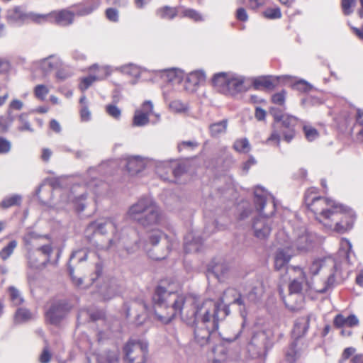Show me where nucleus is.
<instances>
[{
	"label": "nucleus",
	"instance_id": "obj_1",
	"mask_svg": "<svg viewBox=\"0 0 363 363\" xmlns=\"http://www.w3.org/2000/svg\"><path fill=\"white\" fill-rule=\"evenodd\" d=\"M155 315L163 323H169L177 315L194 328L195 342L208 345L218 329L219 322L229 314L228 306L243 305L242 296L235 289L225 290L219 301L201 300L195 296L185 297L158 286L152 296Z\"/></svg>",
	"mask_w": 363,
	"mask_h": 363
},
{
	"label": "nucleus",
	"instance_id": "obj_2",
	"mask_svg": "<svg viewBox=\"0 0 363 363\" xmlns=\"http://www.w3.org/2000/svg\"><path fill=\"white\" fill-rule=\"evenodd\" d=\"M315 189L307 190L304 202L315 220L326 229L343 234L353 227L356 215L350 207L324 196H315Z\"/></svg>",
	"mask_w": 363,
	"mask_h": 363
},
{
	"label": "nucleus",
	"instance_id": "obj_3",
	"mask_svg": "<svg viewBox=\"0 0 363 363\" xmlns=\"http://www.w3.org/2000/svg\"><path fill=\"white\" fill-rule=\"evenodd\" d=\"M254 195L255 208L263 216L253 219L252 223L253 235L259 240H265L272 231V220L269 216L275 211L274 198L259 186L255 189Z\"/></svg>",
	"mask_w": 363,
	"mask_h": 363
},
{
	"label": "nucleus",
	"instance_id": "obj_4",
	"mask_svg": "<svg viewBox=\"0 0 363 363\" xmlns=\"http://www.w3.org/2000/svg\"><path fill=\"white\" fill-rule=\"evenodd\" d=\"M128 215L131 219L144 227H150L160 223L162 215L155 202L149 197H143L133 204Z\"/></svg>",
	"mask_w": 363,
	"mask_h": 363
},
{
	"label": "nucleus",
	"instance_id": "obj_5",
	"mask_svg": "<svg viewBox=\"0 0 363 363\" xmlns=\"http://www.w3.org/2000/svg\"><path fill=\"white\" fill-rule=\"evenodd\" d=\"M25 245L29 249H35L37 253H41V260L34 259V253L28 252V263L30 267L39 269L46 265L50 262V255L52 252V247L47 236L38 235L35 233H28L23 237Z\"/></svg>",
	"mask_w": 363,
	"mask_h": 363
},
{
	"label": "nucleus",
	"instance_id": "obj_6",
	"mask_svg": "<svg viewBox=\"0 0 363 363\" xmlns=\"http://www.w3.org/2000/svg\"><path fill=\"white\" fill-rule=\"evenodd\" d=\"M148 240L149 243L145 247L148 256L155 260L164 259L172 246L169 238L160 230H154L150 233Z\"/></svg>",
	"mask_w": 363,
	"mask_h": 363
},
{
	"label": "nucleus",
	"instance_id": "obj_7",
	"mask_svg": "<svg viewBox=\"0 0 363 363\" xmlns=\"http://www.w3.org/2000/svg\"><path fill=\"white\" fill-rule=\"evenodd\" d=\"M126 363H145L148 353V345L142 340L130 339L123 347Z\"/></svg>",
	"mask_w": 363,
	"mask_h": 363
},
{
	"label": "nucleus",
	"instance_id": "obj_8",
	"mask_svg": "<svg viewBox=\"0 0 363 363\" xmlns=\"http://www.w3.org/2000/svg\"><path fill=\"white\" fill-rule=\"evenodd\" d=\"M124 313L127 318L136 325H143L147 318V306L141 299L130 300L124 303Z\"/></svg>",
	"mask_w": 363,
	"mask_h": 363
},
{
	"label": "nucleus",
	"instance_id": "obj_9",
	"mask_svg": "<svg viewBox=\"0 0 363 363\" xmlns=\"http://www.w3.org/2000/svg\"><path fill=\"white\" fill-rule=\"evenodd\" d=\"M96 232L104 235L108 232L113 234V238L110 239L106 246H100L99 250H108L116 245V241L119 240L118 236L117 222L115 218H106L93 223L91 225Z\"/></svg>",
	"mask_w": 363,
	"mask_h": 363
},
{
	"label": "nucleus",
	"instance_id": "obj_10",
	"mask_svg": "<svg viewBox=\"0 0 363 363\" xmlns=\"http://www.w3.org/2000/svg\"><path fill=\"white\" fill-rule=\"evenodd\" d=\"M292 250L289 247L278 248L274 255V267L278 272L293 271L303 274V269L299 267L289 266V263L293 257Z\"/></svg>",
	"mask_w": 363,
	"mask_h": 363
},
{
	"label": "nucleus",
	"instance_id": "obj_11",
	"mask_svg": "<svg viewBox=\"0 0 363 363\" xmlns=\"http://www.w3.org/2000/svg\"><path fill=\"white\" fill-rule=\"evenodd\" d=\"M315 238V234L308 232L304 228H301L296 231L295 237L289 247L291 250L296 249L300 252H308L313 249Z\"/></svg>",
	"mask_w": 363,
	"mask_h": 363
},
{
	"label": "nucleus",
	"instance_id": "obj_12",
	"mask_svg": "<svg viewBox=\"0 0 363 363\" xmlns=\"http://www.w3.org/2000/svg\"><path fill=\"white\" fill-rule=\"evenodd\" d=\"M44 15L26 14L21 6H16L9 9L7 13V18L10 23L19 26L23 23L28 18L34 21L41 23L46 18Z\"/></svg>",
	"mask_w": 363,
	"mask_h": 363
},
{
	"label": "nucleus",
	"instance_id": "obj_13",
	"mask_svg": "<svg viewBox=\"0 0 363 363\" xmlns=\"http://www.w3.org/2000/svg\"><path fill=\"white\" fill-rule=\"evenodd\" d=\"M267 335L264 333L260 332L255 334L247 346L249 352L254 357H259L266 351Z\"/></svg>",
	"mask_w": 363,
	"mask_h": 363
},
{
	"label": "nucleus",
	"instance_id": "obj_14",
	"mask_svg": "<svg viewBox=\"0 0 363 363\" xmlns=\"http://www.w3.org/2000/svg\"><path fill=\"white\" fill-rule=\"evenodd\" d=\"M67 313L65 305L60 302L53 303L47 311L45 315L50 323L56 325L59 323L65 316Z\"/></svg>",
	"mask_w": 363,
	"mask_h": 363
},
{
	"label": "nucleus",
	"instance_id": "obj_15",
	"mask_svg": "<svg viewBox=\"0 0 363 363\" xmlns=\"http://www.w3.org/2000/svg\"><path fill=\"white\" fill-rule=\"evenodd\" d=\"M35 65L42 70L45 75H47L51 72L60 69L62 66V62L57 56L50 55L36 62Z\"/></svg>",
	"mask_w": 363,
	"mask_h": 363
},
{
	"label": "nucleus",
	"instance_id": "obj_16",
	"mask_svg": "<svg viewBox=\"0 0 363 363\" xmlns=\"http://www.w3.org/2000/svg\"><path fill=\"white\" fill-rule=\"evenodd\" d=\"M206 74L202 70H196L190 72L186 76L184 82V89L189 92H194L196 90L197 86L204 82Z\"/></svg>",
	"mask_w": 363,
	"mask_h": 363
},
{
	"label": "nucleus",
	"instance_id": "obj_17",
	"mask_svg": "<svg viewBox=\"0 0 363 363\" xmlns=\"http://www.w3.org/2000/svg\"><path fill=\"white\" fill-rule=\"evenodd\" d=\"M219 281H224L230 274V266L225 261L213 262L208 267Z\"/></svg>",
	"mask_w": 363,
	"mask_h": 363
},
{
	"label": "nucleus",
	"instance_id": "obj_18",
	"mask_svg": "<svg viewBox=\"0 0 363 363\" xmlns=\"http://www.w3.org/2000/svg\"><path fill=\"white\" fill-rule=\"evenodd\" d=\"M203 240L194 232L187 233L184 237V247L186 253L197 252L201 248Z\"/></svg>",
	"mask_w": 363,
	"mask_h": 363
},
{
	"label": "nucleus",
	"instance_id": "obj_19",
	"mask_svg": "<svg viewBox=\"0 0 363 363\" xmlns=\"http://www.w3.org/2000/svg\"><path fill=\"white\" fill-rule=\"evenodd\" d=\"M245 78L242 76L231 72L230 80L228 84V91L225 94L235 95L239 92L243 91L245 88L244 86Z\"/></svg>",
	"mask_w": 363,
	"mask_h": 363
},
{
	"label": "nucleus",
	"instance_id": "obj_20",
	"mask_svg": "<svg viewBox=\"0 0 363 363\" xmlns=\"http://www.w3.org/2000/svg\"><path fill=\"white\" fill-rule=\"evenodd\" d=\"M160 77L167 82L173 84H180L184 77V73L179 69H167L158 71Z\"/></svg>",
	"mask_w": 363,
	"mask_h": 363
},
{
	"label": "nucleus",
	"instance_id": "obj_21",
	"mask_svg": "<svg viewBox=\"0 0 363 363\" xmlns=\"http://www.w3.org/2000/svg\"><path fill=\"white\" fill-rule=\"evenodd\" d=\"M285 306L291 311H298L302 308L304 297L302 294L290 293L283 298Z\"/></svg>",
	"mask_w": 363,
	"mask_h": 363
},
{
	"label": "nucleus",
	"instance_id": "obj_22",
	"mask_svg": "<svg viewBox=\"0 0 363 363\" xmlns=\"http://www.w3.org/2000/svg\"><path fill=\"white\" fill-rule=\"evenodd\" d=\"M231 72H219L213 75L212 84L214 88L219 92L225 94L228 89V84Z\"/></svg>",
	"mask_w": 363,
	"mask_h": 363
},
{
	"label": "nucleus",
	"instance_id": "obj_23",
	"mask_svg": "<svg viewBox=\"0 0 363 363\" xmlns=\"http://www.w3.org/2000/svg\"><path fill=\"white\" fill-rule=\"evenodd\" d=\"M335 267L336 263L335 259L331 257H326L322 259L315 260L310 267V272L313 275H315L320 269L332 270Z\"/></svg>",
	"mask_w": 363,
	"mask_h": 363
},
{
	"label": "nucleus",
	"instance_id": "obj_24",
	"mask_svg": "<svg viewBox=\"0 0 363 363\" xmlns=\"http://www.w3.org/2000/svg\"><path fill=\"white\" fill-rule=\"evenodd\" d=\"M359 324V320L354 314H351L347 317H345L342 314H337L333 320V325L337 328H342L345 326L353 328Z\"/></svg>",
	"mask_w": 363,
	"mask_h": 363
},
{
	"label": "nucleus",
	"instance_id": "obj_25",
	"mask_svg": "<svg viewBox=\"0 0 363 363\" xmlns=\"http://www.w3.org/2000/svg\"><path fill=\"white\" fill-rule=\"evenodd\" d=\"M48 16V15H45ZM49 16L53 17L56 23L62 26H69L72 23L74 19V13L67 10H62L58 12H53L50 13ZM46 17L43 21H45Z\"/></svg>",
	"mask_w": 363,
	"mask_h": 363
},
{
	"label": "nucleus",
	"instance_id": "obj_26",
	"mask_svg": "<svg viewBox=\"0 0 363 363\" xmlns=\"http://www.w3.org/2000/svg\"><path fill=\"white\" fill-rule=\"evenodd\" d=\"M118 290L119 287L116 281L113 279H109L104 285L101 286L100 293L105 300H109L118 294Z\"/></svg>",
	"mask_w": 363,
	"mask_h": 363
},
{
	"label": "nucleus",
	"instance_id": "obj_27",
	"mask_svg": "<svg viewBox=\"0 0 363 363\" xmlns=\"http://www.w3.org/2000/svg\"><path fill=\"white\" fill-rule=\"evenodd\" d=\"M87 188L94 194L102 195L106 194L109 190V184L102 179L94 178L86 183Z\"/></svg>",
	"mask_w": 363,
	"mask_h": 363
},
{
	"label": "nucleus",
	"instance_id": "obj_28",
	"mask_svg": "<svg viewBox=\"0 0 363 363\" xmlns=\"http://www.w3.org/2000/svg\"><path fill=\"white\" fill-rule=\"evenodd\" d=\"M309 316L301 317L296 320L293 330V335L296 338H299L306 334L309 328Z\"/></svg>",
	"mask_w": 363,
	"mask_h": 363
},
{
	"label": "nucleus",
	"instance_id": "obj_29",
	"mask_svg": "<svg viewBox=\"0 0 363 363\" xmlns=\"http://www.w3.org/2000/svg\"><path fill=\"white\" fill-rule=\"evenodd\" d=\"M97 363H119V355L117 351H105L99 354L96 359Z\"/></svg>",
	"mask_w": 363,
	"mask_h": 363
},
{
	"label": "nucleus",
	"instance_id": "obj_30",
	"mask_svg": "<svg viewBox=\"0 0 363 363\" xmlns=\"http://www.w3.org/2000/svg\"><path fill=\"white\" fill-rule=\"evenodd\" d=\"M274 81L270 76L260 77L254 80L253 86L256 89H272L274 86Z\"/></svg>",
	"mask_w": 363,
	"mask_h": 363
},
{
	"label": "nucleus",
	"instance_id": "obj_31",
	"mask_svg": "<svg viewBox=\"0 0 363 363\" xmlns=\"http://www.w3.org/2000/svg\"><path fill=\"white\" fill-rule=\"evenodd\" d=\"M274 118L276 121L281 122V127L286 130L294 129L298 121V118L296 117L287 114L281 116L276 115Z\"/></svg>",
	"mask_w": 363,
	"mask_h": 363
},
{
	"label": "nucleus",
	"instance_id": "obj_32",
	"mask_svg": "<svg viewBox=\"0 0 363 363\" xmlns=\"http://www.w3.org/2000/svg\"><path fill=\"white\" fill-rule=\"evenodd\" d=\"M32 313L26 308H19L16 310L14 315V323L21 324L33 319Z\"/></svg>",
	"mask_w": 363,
	"mask_h": 363
},
{
	"label": "nucleus",
	"instance_id": "obj_33",
	"mask_svg": "<svg viewBox=\"0 0 363 363\" xmlns=\"http://www.w3.org/2000/svg\"><path fill=\"white\" fill-rule=\"evenodd\" d=\"M125 167L128 174L135 175L145 168L144 160H127Z\"/></svg>",
	"mask_w": 363,
	"mask_h": 363
},
{
	"label": "nucleus",
	"instance_id": "obj_34",
	"mask_svg": "<svg viewBox=\"0 0 363 363\" xmlns=\"http://www.w3.org/2000/svg\"><path fill=\"white\" fill-rule=\"evenodd\" d=\"M263 292L264 289L262 284L257 281L249 289L247 297L250 301H255L262 296Z\"/></svg>",
	"mask_w": 363,
	"mask_h": 363
},
{
	"label": "nucleus",
	"instance_id": "obj_35",
	"mask_svg": "<svg viewBox=\"0 0 363 363\" xmlns=\"http://www.w3.org/2000/svg\"><path fill=\"white\" fill-rule=\"evenodd\" d=\"M86 199V194H82L80 195H69L68 201H70L73 203L77 211L82 212L86 207V203L84 202Z\"/></svg>",
	"mask_w": 363,
	"mask_h": 363
},
{
	"label": "nucleus",
	"instance_id": "obj_36",
	"mask_svg": "<svg viewBox=\"0 0 363 363\" xmlns=\"http://www.w3.org/2000/svg\"><path fill=\"white\" fill-rule=\"evenodd\" d=\"M228 126V121L224 119L218 123H213L210 125L209 130L211 135L217 137L225 133Z\"/></svg>",
	"mask_w": 363,
	"mask_h": 363
},
{
	"label": "nucleus",
	"instance_id": "obj_37",
	"mask_svg": "<svg viewBox=\"0 0 363 363\" xmlns=\"http://www.w3.org/2000/svg\"><path fill=\"white\" fill-rule=\"evenodd\" d=\"M297 273L299 274V277L298 279H294L289 284V290L290 293L301 294L303 281L305 279V274L303 272V274L300 272Z\"/></svg>",
	"mask_w": 363,
	"mask_h": 363
},
{
	"label": "nucleus",
	"instance_id": "obj_38",
	"mask_svg": "<svg viewBox=\"0 0 363 363\" xmlns=\"http://www.w3.org/2000/svg\"><path fill=\"white\" fill-rule=\"evenodd\" d=\"M8 291L9 294L10 300L13 305L19 306L23 303L24 299L21 295V293L17 288L13 286H9L8 288Z\"/></svg>",
	"mask_w": 363,
	"mask_h": 363
},
{
	"label": "nucleus",
	"instance_id": "obj_39",
	"mask_svg": "<svg viewBox=\"0 0 363 363\" xmlns=\"http://www.w3.org/2000/svg\"><path fill=\"white\" fill-rule=\"evenodd\" d=\"M133 125L141 127L147 125L149 123V116L147 113L140 111L139 110L135 111L133 117Z\"/></svg>",
	"mask_w": 363,
	"mask_h": 363
},
{
	"label": "nucleus",
	"instance_id": "obj_40",
	"mask_svg": "<svg viewBox=\"0 0 363 363\" xmlns=\"http://www.w3.org/2000/svg\"><path fill=\"white\" fill-rule=\"evenodd\" d=\"M157 14L159 17L162 18L172 19L177 16V11L176 8H172L166 6L158 9L157 11Z\"/></svg>",
	"mask_w": 363,
	"mask_h": 363
},
{
	"label": "nucleus",
	"instance_id": "obj_41",
	"mask_svg": "<svg viewBox=\"0 0 363 363\" xmlns=\"http://www.w3.org/2000/svg\"><path fill=\"white\" fill-rule=\"evenodd\" d=\"M21 199L20 195H12L4 199L0 203V206L3 208H8L13 206H18L21 203Z\"/></svg>",
	"mask_w": 363,
	"mask_h": 363
},
{
	"label": "nucleus",
	"instance_id": "obj_42",
	"mask_svg": "<svg viewBox=\"0 0 363 363\" xmlns=\"http://www.w3.org/2000/svg\"><path fill=\"white\" fill-rule=\"evenodd\" d=\"M16 247L17 242L16 240L10 241L9 244L0 251V258L4 261L6 260L13 254Z\"/></svg>",
	"mask_w": 363,
	"mask_h": 363
},
{
	"label": "nucleus",
	"instance_id": "obj_43",
	"mask_svg": "<svg viewBox=\"0 0 363 363\" xmlns=\"http://www.w3.org/2000/svg\"><path fill=\"white\" fill-rule=\"evenodd\" d=\"M233 147L239 152L247 153L250 150V145L247 138H240L235 140Z\"/></svg>",
	"mask_w": 363,
	"mask_h": 363
},
{
	"label": "nucleus",
	"instance_id": "obj_44",
	"mask_svg": "<svg viewBox=\"0 0 363 363\" xmlns=\"http://www.w3.org/2000/svg\"><path fill=\"white\" fill-rule=\"evenodd\" d=\"M103 79L102 75H89L82 79L79 89L82 91L86 90L95 81Z\"/></svg>",
	"mask_w": 363,
	"mask_h": 363
},
{
	"label": "nucleus",
	"instance_id": "obj_45",
	"mask_svg": "<svg viewBox=\"0 0 363 363\" xmlns=\"http://www.w3.org/2000/svg\"><path fill=\"white\" fill-rule=\"evenodd\" d=\"M215 357L213 363H225L227 357L225 349L223 346L216 347L213 350Z\"/></svg>",
	"mask_w": 363,
	"mask_h": 363
},
{
	"label": "nucleus",
	"instance_id": "obj_46",
	"mask_svg": "<svg viewBox=\"0 0 363 363\" xmlns=\"http://www.w3.org/2000/svg\"><path fill=\"white\" fill-rule=\"evenodd\" d=\"M296 343L295 342H292L288 350L286 352V363H296V361L298 359L297 352L296 350Z\"/></svg>",
	"mask_w": 363,
	"mask_h": 363
},
{
	"label": "nucleus",
	"instance_id": "obj_47",
	"mask_svg": "<svg viewBox=\"0 0 363 363\" xmlns=\"http://www.w3.org/2000/svg\"><path fill=\"white\" fill-rule=\"evenodd\" d=\"M106 113L115 120H120L121 117V110L115 104H108L106 106Z\"/></svg>",
	"mask_w": 363,
	"mask_h": 363
},
{
	"label": "nucleus",
	"instance_id": "obj_48",
	"mask_svg": "<svg viewBox=\"0 0 363 363\" xmlns=\"http://www.w3.org/2000/svg\"><path fill=\"white\" fill-rule=\"evenodd\" d=\"M182 16L189 18L194 21H203V17L197 11L192 9H187L183 11Z\"/></svg>",
	"mask_w": 363,
	"mask_h": 363
},
{
	"label": "nucleus",
	"instance_id": "obj_49",
	"mask_svg": "<svg viewBox=\"0 0 363 363\" xmlns=\"http://www.w3.org/2000/svg\"><path fill=\"white\" fill-rule=\"evenodd\" d=\"M100 5L99 0H93L89 5L82 7L78 11V15L85 16L91 13L94 10L96 9Z\"/></svg>",
	"mask_w": 363,
	"mask_h": 363
},
{
	"label": "nucleus",
	"instance_id": "obj_50",
	"mask_svg": "<svg viewBox=\"0 0 363 363\" xmlns=\"http://www.w3.org/2000/svg\"><path fill=\"white\" fill-rule=\"evenodd\" d=\"M303 132L306 136V138L308 141H313L317 139L319 136V133L318 130L309 125H303Z\"/></svg>",
	"mask_w": 363,
	"mask_h": 363
},
{
	"label": "nucleus",
	"instance_id": "obj_51",
	"mask_svg": "<svg viewBox=\"0 0 363 363\" xmlns=\"http://www.w3.org/2000/svg\"><path fill=\"white\" fill-rule=\"evenodd\" d=\"M329 272H330V274L327 279V281L325 282V285L320 288V289H316V291L318 292V293H320V294H323L325 292H326V291L330 287L332 286L334 283H335V268L333 269H328Z\"/></svg>",
	"mask_w": 363,
	"mask_h": 363
},
{
	"label": "nucleus",
	"instance_id": "obj_52",
	"mask_svg": "<svg viewBox=\"0 0 363 363\" xmlns=\"http://www.w3.org/2000/svg\"><path fill=\"white\" fill-rule=\"evenodd\" d=\"M121 71L123 73L126 74L130 76H132L135 78L140 77L139 68L137 66H135L133 65H129L122 67Z\"/></svg>",
	"mask_w": 363,
	"mask_h": 363
},
{
	"label": "nucleus",
	"instance_id": "obj_53",
	"mask_svg": "<svg viewBox=\"0 0 363 363\" xmlns=\"http://www.w3.org/2000/svg\"><path fill=\"white\" fill-rule=\"evenodd\" d=\"M48 93V88L43 84H38L34 89L35 96L40 100H44Z\"/></svg>",
	"mask_w": 363,
	"mask_h": 363
},
{
	"label": "nucleus",
	"instance_id": "obj_54",
	"mask_svg": "<svg viewBox=\"0 0 363 363\" xmlns=\"http://www.w3.org/2000/svg\"><path fill=\"white\" fill-rule=\"evenodd\" d=\"M355 0H342L341 6L345 15H350L353 12L352 8L355 6Z\"/></svg>",
	"mask_w": 363,
	"mask_h": 363
},
{
	"label": "nucleus",
	"instance_id": "obj_55",
	"mask_svg": "<svg viewBox=\"0 0 363 363\" xmlns=\"http://www.w3.org/2000/svg\"><path fill=\"white\" fill-rule=\"evenodd\" d=\"M103 266L101 262H96L94 265V272L89 277V284H93L102 274Z\"/></svg>",
	"mask_w": 363,
	"mask_h": 363
},
{
	"label": "nucleus",
	"instance_id": "obj_56",
	"mask_svg": "<svg viewBox=\"0 0 363 363\" xmlns=\"http://www.w3.org/2000/svg\"><path fill=\"white\" fill-rule=\"evenodd\" d=\"M293 88L301 91L307 92L311 89L312 86L306 81L301 79L293 84Z\"/></svg>",
	"mask_w": 363,
	"mask_h": 363
},
{
	"label": "nucleus",
	"instance_id": "obj_57",
	"mask_svg": "<svg viewBox=\"0 0 363 363\" xmlns=\"http://www.w3.org/2000/svg\"><path fill=\"white\" fill-rule=\"evenodd\" d=\"M264 16L269 19L280 18L281 17V13L279 8H271L267 9L264 12Z\"/></svg>",
	"mask_w": 363,
	"mask_h": 363
},
{
	"label": "nucleus",
	"instance_id": "obj_58",
	"mask_svg": "<svg viewBox=\"0 0 363 363\" xmlns=\"http://www.w3.org/2000/svg\"><path fill=\"white\" fill-rule=\"evenodd\" d=\"M169 108L175 112H184L186 110V105L180 100H174L169 102Z\"/></svg>",
	"mask_w": 363,
	"mask_h": 363
},
{
	"label": "nucleus",
	"instance_id": "obj_59",
	"mask_svg": "<svg viewBox=\"0 0 363 363\" xmlns=\"http://www.w3.org/2000/svg\"><path fill=\"white\" fill-rule=\"evenodd\" d=\"M86 252L81 249L72 252L69 258V263L75 259L77 261V262H81L83 260H86Z\"/></svg>",
	"mask_w": 363,
	"mask_h": 363
},
{
	"label": "nucleus",
	"instance_id": "obj_60",
	"mask_svg": "<svg viewBox=\"0 0 363 363\" xmlns=\"http://www.w3.org/2000/svg\"><path fill=\"white\" fill-rule=\"evenodd\" d=\"M19 121L21 123V125L19 127V130L21 131H30L33 132V129L31 128V125L28 121L26 118V116L24 113H22L19 116Z\"/></svg>",
	"mask_w": 363,
	"mask_h": 363
},
{
	"label": "nucleus",
	"instance_id": "obj_61",
	"mask_svg": "<svg viewBox=\"0 0 363 363\" xmlns=\"http://www.w3.org/2000/svg\"><path fill=\"white\" fill-rule=\"evenodd\" d=\"M91 69H96L97 72L95 75H102L103 79L108 76L111 72V68L108 66L98 67L96 65H93Z\"/></svg>",
	"mask_w": 363,
	"mask_h": 363
},
{
	"label": "nucleus",
	"instance_id": "obj_62",
	"mask_svg": "<svg viewBox=\"0 0 363 363\" xmlns=\"http://www.w3.org/2000/svg\"><path fill=\"white\" fill-rule=\"evenodd\" d=\"M355 352L356 349L353 347L345 348L342 353L341 358L339 359L338 363H345V361L351 357Z\"/></svg>",
	"mask_w": 363,
	"mask_h": 363
},
{
	"label": "nucleus",
	"instance_id": "obj_63",
	"mask_svg": "<svg viewBox=\"0 0 363 363\" xmlns=\"http://www.w3.org/2000/svg\"><path fill=\"white\" fill-rule=\"evenodd\" d=\"M357 123L362 126L357 134V140L360 142L363 141V111L358 110L357 115Z\"/></svg>",
	"mask_w": 363,
	"mask_h": 363
},
{
	"label": "nucleus",
	"instance_id": "obj_64",
	"mask_svg": "<svg viewBox=\"0 0 363 363\" xmlns=\"http://www.w3.org/2000/svg\"><path fill=\"white\" fill-rule=\"evenodd\" d=\"M285 95L286 92L284 91L276 93L272 96V101L276 104L283 105L285 102Z\"/></svg>",
	"mask_w": 363,
	"mask_h": 363
}]
</instances>
